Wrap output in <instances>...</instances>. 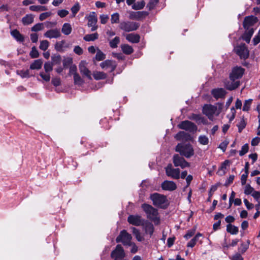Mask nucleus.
I'll use <instances>...</instances> for the list:
<instances>
[{
  "label": "nucleus",
  "instance_id": "1",
  "mask_svg": "<svg viewBox=\"0 0 260 260\" xmlns=\"http://www.w3.org/2000/svg\"><path fill=\"white\" fill-rule=\"evenodd\" d=\"M142 208L146 214L148 219L153 222L155 225L159 224L160 218L156 209L147 204H143L142 205Z\"/></svg>",
  "mask_w": 260,
  "mask_h": 260
},
{
  "label": "nucleus",
  "instance_id": "2",
  "mask_svg": "<svg viewBox=\"0 0 260 260\" xmlns=\"http://www.w3.org/2000/svg\"><path fill=\"white\" fill-rule=\"evenodd\" d=\"M175 151L187 158L191 157L194 154L192 146L188 143H179L176 146Z\"/></svg>",
  "mask_w": 260,
  "mask_h": 260
},
{
  "label": "nucleus",
  "instance_id": "3",
  "mask_svg": "<svg viewBox=\"0 0 260 260\" xmlns=\"http://www.w3.org/2000/svg\"><path fill=\"white\" fill-rule=\"evenodd\" d=\"M150 198L153 202V205L155 206L165 209L169 205V202L166 196L163 194L154 193L151 194Z\"/></svg>",
  "mask_w": 260,
  "mask_h": 260
},
{
  "label": "nucleus",
  "instance_id": "4",
  "mask_svg": "<svg viewBox=\"0 0 260 260\" xmlns=\"http://www.w3.org/2000/svg\"><path fill=\"white\" fill-rule=\"evenodd\" d=\"M203 112L210 120H213L214 116L218 115L220 111L217 109L216 106L211 105H206L203 108Z\"/></svg>",
  "mask_w": 260,
  "mask_h": 260
},
{
  "label": "nucleus",
  "instance_id": "5",
  "mask_svg": "<svg viewBox=\"0 0 260 260\" xmlns=\"http://www.w3.org/2000/svg\"><path fill=\"white\" fill-rule=\"evenodd\" d=\"M132 237L125 230L120 232L119 236L116 238V242H121L124 245L130 246L132 244Z\"/></svg>",
  "mask_w": 260,
  "mask_h": 260
},
{
  "label": "nucleus",
  "instance_id": "6",
  "mask_svg": "<svg viewBox=\"0 0 260 260\" xmlns=\"http://www.w3.org/2000/svg\"><path fill=\"white\" fill-rule=\"evenodd\" d=\"M139 25L138 23L131 21H123L119 24V28L125 31H131L137 30Z\"/></svg>",
  "mask_w": 260,
  "mask_h": 260
},
{
  "label": "nucleus",
  "instance_id": "7",
  "mask_svg": "<svg viewBox=\"0 0 260 260\" xmlns=\"http://www.w3.org/2000/svg\"><path fill=\"white\" fill-rule=\"evenodd\" d=\"M173 162L175 167H180L182 169L190 167V164L178 154H175L173 156Z\"/></svg>",
  "mask_w": 260,
  "mask_h": 260
},
{
  "label": "nucleus",
  "instance_id": "8",
  "mask_svg": "<svg viewBox=\"0 0 260 260\" xmlns=\"http://www.w3.org/2000/svg\"><path fill=\"white\" fill-rule=\"evenodd\" d=\"M166 175L175 179L180 178V171L178 168H174L171 164H169L165 168Z\"/></svg>",
  "mask_w": 260,
  "mask_h": 260
},
{
  "label": "nucleus",
  "instance_id": "9",
  "mask_svg": "<svg viewBox=\"0 0 260 260\" xmlns=\"http://www.w3.org/2000/svg\"><path fill=\"white\" fill-rule=\"evenodd\" d=\"M235 50L241 58L246 59L249 56V51L244 44L237 46Z\"/></svg>",
  "mask_w": 260,
  "mask_h": 260
},
{
  "label": "nucleus",
  "instance_id": "10",
  "mask_svg": "<svg viewBox=\"0 0 260 260\" xmlns=\"http://www.w3.org/2000/svg\"><path fill=\"white\" fill-rule=\"evenodd\" d=\"M178 127L189 132H194L197 131V126L192 122L188 120L182 121L178 125Z\"/></svg>",
  "mask_w": 260,
  "mask_h": 260
},
{
  "label": "nucleus",
  "instance_id": "11",
  "mask_svg": "<svg viewBox=\"0 0 260 260\" xmlns=\"http://www.w3.org/2000/svg\"><path fill=\"white\" fill-rule=\"evenodd\" d=\"M125 256V253L123 248L120 245H117L116 248L111 253V257L114 260L118 258H123Z\"/></svg>",
  "mask_w": 260,
  "mask_h": 260
},
{
  "label": "nucleus",
  "instance_id": "12",
  "mask_svg": "<svg viewBox=\"0 0 260 260\" xmlns=\"http://www.w3.org/2000/svg\"><path fill=\"white\" fill-rule=\"evenodd\" d=\"M224 85L227 89L232 90L237 88L239 86L240 82L235 79H231L230 77L229 79L225 80L224 81Z\"/></svg>",
  "mask_w": 260,
  "mask_h": 260
},
{
  "label": "nucleus",
  "instance_id": "13",
  "mask_svg": "<svg viewBox=\"0 0 260 260\" xmlns=\"http://www.w3.org/2000/svg\"><path fill=\"white\" fill-rule=\"evenodd\" d=\"M244 72V69L240 67H235L232 71L230 76L231 79H235L236 80L241 78Z\"/></svg>",
  "mask_w": 260,
  "mask_h": 260
},
{
  "label": "nucleus",
  "instance_id": "14",
  "mask_svg": "<svg viewBox=\"0 0 260 260\" xmlns=\"http://www.w3.org/2000/svg\"><path fill=\"white\" fill-rule=\"evenodd\" d=\"M128 222L134 225L140 226L143 224L144 220L141 216L138 215H131L127 218Z\"/></svg>",
  "mask_w": 260,
  "mask_h": 260
},
{
  "label": "nucleus",
  "instance_id": "15",
  "mask_svg": "<svg viewBox=\"0 0 260 260\" xmlns=\"http://www.w3.org/2000/svg\"><path fill=\"white\" fill-rule=\"evenodd\" d=\"M101 67L104 70H108L110 72L115 70L117 64L115 61L111 60H106L100 63Z\"/></svg>",
  "mask_w": 260,
  "mask_h": 260
},
{
  "label": "nucleus",
  "instance_id": "16",
  "mask_svg": "<svg viewBox=\"0 0 260 260\" xmlns=\"http://www.w3.org/2000/svg\"><path fill=\"white\" fill-rule=\"evenodd\" d=\"M86 66V62L85 61H82L79 65V70L83 75L86 77L88 79L91 80L92 79L91 73V72L87 68Z\"/></svg>",
  "mask_w": 260,
  "mask_h": 260
},
{
  "label": "nucleus",
  "instance_id": "17",
  "mask_svg": "<svg viewBox=\"0 0 260 260\" xmlns=\"http://www.w3.org/2000/svg\"><path fill=\"white\" fill-rule=\"evenodd\" d=\"M257 22V18L253 16L246 17L243 22V27L245 29L252 28V26Z\"/></svg>",
  "mask_w": 260,
  "mask_h": 260
},
{
  "label": "nucleus",
  "instance_id": "18",
  "mask_svg": "<svg viewBox=\"0 0 260 260\" xmlns=\"http://www.w3.org/2000/svg\"><path fill=\"white\" fill-rule=\"evenodd\" d=\"M161 186L163 190L171 191L177 188L176 183L172 181L166 180L161 183Z\"/></svg>",
  "mask_w": 260,
  "mask_h": 260
},
{
  "label": "nucleus",
  "instance_id": "19",
  "mask_svg": "<svg viewBox=\"0 0 260 260\" xmlns=\"http://www.w3.org/2000/svg\"><path fill=\"white\" fill-rule=\"evenodd\" d=\"M211 93L216 99L223 98L226 93V91L222 88H217L212 90Z\"/></svg>",
  "mask_w": 260,
  "mask_h": 260
},
{
  "label": "nucleus",
  "instance_id": "20",
  "mask_svg": "<svg viewBox=\"0 0 260 260\" xmlns=\"http://www.w3.org/2000/svg\"><path fill=\"white\" fill-rule=\"evenodd\" d=\"M44 36L49 39L58 38L61 36V33L58 29H52L47 31Z\"/></svg>",
  "mask_w": 260,
  "mask_h": 260
},
{
  "label": "nucleus",
  "instance_id": "21",
  "mask_svg": "<svg viewBox=\"0 0 260 260\" xmlns=\"http://www.w3.org/2000/svg\"><path fill=\"white\" fill-rule=\"evenodd\" d=\"M175 138L178 141H187L190 140V136L184 131H180L175 135Z\"/></svg>",
  "mask_w": 260,
  "mask_h": 260
},
{
  "label": "nucleus",
  "instance_id": "22",
  "mask_svg": "<svg viewBox=\"0 0 260 260\" xmlns=\"http://www.w3.org/2000/svg\"><path fill=\"white\" fill-rule=\"evenodd\" d=\"M126 39L132 43H138L140 41V37L139 35L132 33L126 35Z\"/></svg>",
  "mask_w": 260,
  "mask_h": 260
},
{
  "label": "nucleus",
  "instance_id": "23",
  "mask_svg": "<svg viewBox=\"0 0 260 260\" xmlns=\"http://www.w3.org/2000/svg\"><path fill=\"white\" fill-rule=\"evenodd\" d=\"M253 28H250V29H246L245 32L242 36V39L245 41L246 43H249L250 41L251 38L253 35Z\"/></svg>",
  "mask_w": 260,
  "mask_h": 260
},
{
  "label": "nucleus",
  "instance_id": "24",
  "mask_svg": "<svg viewBox=\"0 0 260 260\" xmlns=\"http://www.w3.org/2000/svg\"><path fill=\"white\" fill-rule=\"evenodd\" d=\"M144 230L146 234H149L150 236H151L153 234L154 228L152 223L148 222L145 224Z\"/></svg>",
  "mask_w": 260,
  "mask_h": 260
},
{
  "label": "nucleus",
  "instance_id": "25",
  "mask_svg": "<svg viewBox=\"0 0 260 260\" xmlns=\"http://www.w3.org/2000/svg\"><path fill=\"white\" fill-rule=\"evenodd\" d=\"M72 31L71 25L69 23H65L63 24L61 28V32L64 35H69Z\"/></svg>",
  "mask_w": 260,
  "mask_h": 260
},
{
  "label": "nucleus",
  "instance_id": "26",
  "mask_svg": "<svg viewBox=\"0 0 260 260\" xmlns=\"http://www.w3.org/2000/svg\"><path fill=\"white\" fill-rule=\"evenodd\" d=\"M147 13L145 12H133L130 14V18L132 19H139L145 15Z\"/></svg>",
  "mask_w": 260,
  "mask_h": 260
},
{
  "label": "nucleus",
  "instance_id": "27",
  "mask_svg": "<svg viewBox=\"0 0 260 260\" xmlns=\"http://www.w3.org/2000/svg\"><path fill=\"white\" fill-rule=\"evenodd\" d=\"M97 23V18L95 13L93 12L90 13L88 17V26H92L95 25Z\"/></svg>",
  "mask_w": 260,
  "mask_h": 260
},
{
  "label": "nucleus",
  "instance_id": "28",
  "mask_svg": "<svg viewBox=\"0 0 260 260\" xmlns=\"http://www.w3.org/2000/svg\"><path fill=\"white\" fill-rule=\"evenodd\" d=\"M34 16L32 14H27L22 18V22L25 25H29L34 21Z\"/></svg>",
  "mask_w": 260,
  "mask_h": 260
},
{
  "label": "nucleus",
  "instance_id": "29",
  "mask_svg": "<svg viewBox=\"0 0 260 260\" xmlns=\"http://www.w3.org/2000/svg\"><path fill=\"white\" fill-rule=\"evenodd\" d=\"M11 34L17 41L23 42L24 40L23 36L17 29L12 30Z\"/></svg>",
  "mask_w": 260,
  "mask_h": 260
},
{
  "label": "nucleus",
  "instance_id": "30",
  "mask_svg": "<svg viewBox=\"0 0 260 260\" xmlns=\"http://www.w3.org/2000/svg\"><path fill=\"white\" fill-rule=\"evenodd\" d=\"M43 61L41 59L35 60L30 66L31 70H39L42 67Z\"/></svg>",
  "mask_w": 260,
  "mask_h": 260
},
{
  "label": "nucleus",
  "instance_id": "31",
  "mask_svg": "<svg viewBox=\"0 0 260 260\" xmlns=\"http://www.w3.org/2000/svg\"><path fill=\"white\" fill-rule=\"evenodd\" d=\"M226 231L232 235H236L239 232V229L238 227L231 224H229L226 226Z\"/></svg>",
  "mask_w": 260,
  "mask_h": 260
},
{
  "label": "nucleus",
  "instance_id": "32",
  "mask_svg": "<svg viewBox=\"0 0 260 260\" xmlns=\"http://www.w3.org/2000/svg\"><path fill=\"white\" fill-rule=\"evenodd\" d=\"M202 234L198 233L187 244L188 247H193L194 246L199 239L202 236Z\"/></svg>",
  "mask_w": 260,
  "mask_h": 260
},
{
  "label": "nucleus",
  "instance_id": "33",
  "mask_svg": "<svg viewBox=\"0 0 260 260\" xmlns=\"http://www.w3.org/2000/svg\"><path fill=\"white\" fill-rule=\"evenodd\" d=\"M132 230L133 234L138 241L141 242L144 240L143 236L141 235L140 231L137 229L132 227Z\"/></svg>",
  "mask_w": 260,
  "mask_h": 260
},
{
  "label": "nucleus",
  "instance_id": "34",
  "mask_svg": "<svg viewBox=\"0 0 260 260\" xmlns=\"http://www.w3.org/2000/svg\"><path fill=\"white\" fill-rule=\"evenodd\" d=\"M98 37H99V35L98 34V33L95 32L94 34H88V35H85L83 39L85 41H87V42L93 41L96 40L98 38Z\"/></svg>",
  "mask_w": 260,
  "mask_h": 260
},
{
  "label": "nucleus",
  "instance_id": "35",
  "mask_svg": "<svg viewBox=\"0 0 260 260\" xmlns=\"http://www.w3.org/2000/svg\"><path fill=\"white\" fill-rule=\"evenodd\" d=\"M30 10L32 11H36V12H41V11H44L47 10V8L45 6H36L33 5L29 7Z\"/></svg>",
  "mask_w": 260,
  "mask_h": 260
},
{
  "label": "nucleus",
  "instance_id": "36",
  "mask_svg": "<svg viewBox=\"0 0 260 260\" xmlns=\"http://www.w3.org/2000/svg\"><path fill=\"white\" fill-rule=\"evenodd\" d=\"M93 76L95 80L104 79L106 78L107 75L105 73L102 72H94Z\"/></svg>",
  "mask_w": 260,
  "mask_h": 260
},
{
  "label": "nucleus",
  "instance_id": "37",
  "mask_svg": "<svg viewBox=\"0 0 260 260\" xmlns=\"http://www.w3.org/2000/svg\"><path fill=\"white\" fill-rule=\"evenodd\" d=\"M121 49L122 51L126 54H131L134 51V49L132 47L127 44L122 45Z\"/></svg>",
  "mask_w": 260,
  "mask_h": 260
},
{
  "label": "nucleus",
  "instance_id": "38",
  "mask_svg": "<svg viewBox=\"0 0 260 260\" xmlns=\"http://www.w3.org/2000/svg\"><path fill=\"white\" fill-rule=\"evenodd\" d=\"M74 77V82L75 84L81 85L84 83V80L81 78L77 73H75Z\"/></svg>",
  "mask_w": 260,
  "mask_h": 260
},
{
  "label": "nucleus",
  "instance_id": "39",
  "mask_svg": "<svg viewBox=\"0 0 260 260\" xmlns=\"http://www.w3.org/2000/svg\"><path fill=\"white\" fill-rule=\"evenodd\" d=\"M145 5V3L144 1L138 2L132 5V9L134 10H138L142 9Z\"/></svg>",
  "mask_w": 260,
  "mask_h": 260
},
{
  "label": "nucleus",
  "instance_id": "40",
  "mask_svg": "<svg viewBox=\"0 0 260 260\" xmlns=\"http://www.w3.org/2000/svg\"><path fill=\"white\" fill-rule=\"evenodd\" d=\"M105 58L106 55L100 49H98L95 55L96 60L98 61H101L104 60Z\"/></svg>",
  "mask_w": 260,
  "mask_h": 260
},
{
  "label": "nucleus",
  "instance_id": "41",
  "mask_svg": "<svg viewBox=\"0 0 260 260\" xmlns=\"http://www.w3.org/2000/svg\"><path fill=\"white\" fill-rule=\"evenodd\" d=\"M198 141L201 144L204 145H207L209 143V139L208 137L205 135H201L199 136Z\"/></svg>",
  "mask_w": 260,
  "mask_h": 260
},
{
  "label": "nucleus",
  "instance_id": "42",
  "mask_svg": "<svg viewBox=\"0 0 260 260\" xmlns=\"http://www.w3.org/2000/svg\"><path fill=\"white\" fill-rule=\"evenodd\" d=\"M80 5L78 3L75 4L71 8L72 17H74L80 10Z\"/></svg>",
  "mask_w": 260,
  "mask_h": 260
},
{
  "label": "nucleus",
  "instance_id": "43",
  "mask_svg": "<svg viewBox=\"0 0 260 260\" xmlns=\"http://www.w3.org/2000/svg\"><path fill=\"white\" fill-rule=\"evenodd\" d=\"M111 23H117L119 22V14L118 13H115L112 14L111 18Z\"/></svg>",
  "mask_w": 260,
  "mask_h": 260
},
{
  "label": "nucleus",
  "instance_id": "44",
  "mask_svg": "<svg viewBox=\"0 0 260 260\" xmlns=\"http://www.w3.org/2000/svg\"><path fill=\"white\" fill-rule=\"evenodd\" d=\"M49 45V43L47 40H43L40 42V45L39 47L40 49L43 51H45L48 49Z\"/></svg>",
  "mask_w": 260,
  "mask_h": 260
},
{
  "label": "nucleus",
  "instance_id": "45",
  "mask_svg": "<svg viewBox=\"0 0 260 260\" xmlns=\"http://www.w3.org/2000/svg\"><path fill=\"white\" fill-rule=\"evenodd\" d=\"M119 38L118 37H116L110 42V46L112 48H116L117 46V44H119Z\"/></svg>",
  "mask_w": 260,
  "mask_h": 260
},
{
  "label": "nucleus",
  "instance_id": "46",
  "mask_svg": "<svg viewBox=\"0 0 260 260\" xmlns=\"http://www.w3.org/2000/svg\"><path fill=\"white\" fill-rule=\"evenodd\" d=\"M254 190V188L249 184H247L244 188V192L245 194H251Z\"/></svg>",
  "mask_w": 260,
  "mask_h": 260
},
{
  "label": "nucleus",
  "instance_id": "47",
  "mask_svg": "<svg viewBox=\"0 0 260 260\" xmlns=\"http://www.w3.org/2000/svg\"><path fill=\"white\" fill-rule=\"evenodd\" d=\"M252 103V100L249 99L246 100L244 102L243 107V111H248L250 107V105Z\"/></svg>",
  "mask_w": 260,
  "mask_h": 260
},
{
  "label": "nucleus",
  "instance_id": "48",
  "mask_svg": "<svg viewBox=\"0 0 260 260\" xmlns=\"http://www.w3.org/2000/svg\"><path fill=\"white\" fill-rule=\"evenodd\" d=\"M29 55L32 58H35L39 57V53L38 51L37 50L36 47L34 46L31 48V51H30Z\"/></svg>",
  "mask_w": 260,
  "mask_h": 260
},
{
  "label": "nucleus",
  "instance_id": "49",
  "mask_svg": "<svg viewBox=\"0 0 260 260\" xmlns=\"http://www.w3.org/2000/svg\"><path fill=\"white\" fill-rule=\"evenodd\" d=\"M44 70L46 73H49L53 70V63L47 62L44 64Z\"/></svg>",
  "mask_w": 260,
  "mask_h": 260
},
{
  "label": "nucleus",
  "instance_id": "50",
  "mask_svg": "<svg viewBox=\"0 0 260 260\" xmlns=\"http://www.w3.org/2000/svg\"><path fill=\"white\" fill-rule=\"evenodd\" d=\"M44 26L43 23H37L31 27V31H38L43 29Z\"/></svg>",
  "mask_w": 260,
  "mask_h": 260
},
{
  "label": "nucleus",
  "instance_id": "51",
  "mask_svg": "<svg viewBox=\"0 0 260 260\" xmlns=\"http://www.w3.org/2000/svg\"><path fill=\"white\" fill-rule=\"evenodd\" d=\"M40 76L45 81L48 82L50 80V75L48 73L41 72Z\"/></svg>",
  "mask_w": 260,
  "mask_h": 260
},
{
  "label": "nucleus",
  "instance_id": "52",
  "mask_svg": "<svg viewBox=\"0 0 260 260\" xmlns=\"http://www.w3.org/2000/svg\"><path fill=\"white\" fill-rule=\"evenodd\" d=\"M66 41L64 40H62L60 42H57L55 44L56 49L58 51L61 50L63 48V47H64Z\"/></svg>",
  "mask_w": 260,
  "mask_h": 260
},
{
  "label": "nucleus",
  "instance_id": "53",
  "mask_svg": "<svg viewBox=\"0 0 260 260\" xmlns=\"http://www.w3.org/2000/svg\"><path fill=\"white\" fill-rule=\"evenodd\" d=\"M248 148H249L248 145L247 144H244L242 147L241 150L239 151V155L240 156L244 155L245 154H246L248 152Z\"/></svg>",
  "mask_w": 260,
  "mask_h": 260
},
{
  "label": "nucleus",
  "instance_id": "54",
  "mask_svg": "<svg viewBox=\"0 0 260 260\" xmlns=\"http://www.w3.org/2000/svg\"><path fill=\"white\" fill-rule=\"evenodd\" d=\"M52 13L50 12H44L43 13H41L40 15L39 19L41 21H43L46 19L47 18L49 17L50 16H51Z\"/></svg>",
  "mask_w": 260,
  "mask_h": 260
},
{
  "label": "nucleus",
  "instance_id": "55",
  "mask_svg": "<svg viewBox=\"0 0 260 260\" xmlns=\"http://www.w3.org/2000/svg\"><path fill=\"white\" fill-rule=\"evenodd\" d=\"M246 126V122L245 120L243 119H242L239 123L237 125V126L238 127V131L239 132H241V131L245 128Z\"/></svg>",
  "mask_w": 260,
  "mask_h": 260
},
{
  "label": "nucleus",
  "instance_id": "56",
  "mask_svg": "<svg viewBox=\"0 0 260 260\" xmlns=\"http://www.w3.org/2000/svg\"><path fill=\"white\" fill-rule=\"evenodd\" d=\"M69 14V11L66 10H61L57 12V14L61 17L63 18Z\"/></svg>",
  "mask_w": 260,
  "mask_h": 260
},
{
  "label": "nucleus",
  "instance_id": "57",
  "mask_svg": "<svg viewBox=\"0 0 260 260\" xmlns=\"http://www.w3.org/2000/svg\"><path fill=\"white\" fill-rule=\"evenodd\" d=\"M101 22L102 24H105L109 19V16L107 15L102 14L100 17Z\"/></svg>",
  "mask_w": 260,
  "mask_h": 260
},
{
  "label": "nucleus",
  "instance_id": "58",
  "mask_svg": "<svg viewBox=\"0 0 260 260\" xmlns=\"http://www.w3.org/2000/svg\"><path fill=\"white\" fill-rule=\"evenodd\" d=\"M194 233H195L194 230L188 231L187 232V233L184 235V238H185L187 240V239H189L190 238H191L194 234Z\"/></svg>",
  "mask_w": 260,
  "mask_h": 260
},
{
  "label": "nucleus",
  "instance_id": "59",
  "mask_svg": "<svg viewBox=\"0 0 260 260\" xmlns=\"http://www.w3.org/2000/svg\"><path fill=\"white\" fill-rule=\"evenodd\" d=\"M253 42L254 45H257L258 43L260 42V30H259V32L256 36L253 38Z\"/></svg>",
  "mask_w": 260,
  "mask_h": 260
},
{
  "label": "nucleus",
  "instance_id": "60",
  "mask_svg": "<svg viewBox=\"0 0 260 260\" xmlns=\"http://www.w3.org/2000/svg\"><path fill=\"white\" fill-rule=\"evenodd\" d=\"M52 83L55 86H58L60 84V80L59 78H54L52 79Z\"/></svg>",
  "mask_w": 260,
  "mask_h": 260
},
{
  "label": "nucleus",
  "instance_id": "61",
  "mask_svg": "<svg viewBox=\"0 0 260 260\" xmlns=\"http://www.w3.org/2000/svg\"><path fill=\"white\" fill-rule=\"evenodd\" d=\"M192 179H193V177L191 175H188L186 177L185 180H186V187H188L190 185V183H191V181L192 180Z\"/></svg>",
  "mask_w": 260,
  "mask_h": 260
},
{
  "label": "nucleus",
  "instance_id": "62",
  "mask_svg": "<svg viewBox=\"0 0 260 260\" xmlns=\"http://www.w3.org/2000/svg\"><path fill=\"white\" fill-rule=\"evenodd\" d=\"M251 196L256 200L258 201L260 199V192L254 190L252 193Z\"/></svg>",
  "mask_w": 260,
  "mask_h": 260
},
{
  "label": "nucleus",
  "instance_id": "63",
  "mask_svg": "<svg viewBox=\"0 0 260 260\" xmlns=\"http://www.w3.org/2000/svg\"><path fill=\"white\" fill-rule=\"evenodd\" d=\"M74 51L78 55H81L83 53L82 49L79 46H75Z\"/></svg>",
  "mask_w": 260,
  "mask_h": 260
},
{
  "label": "nucleus",
  "instance_id": "64",
  "mask_svg": "<svg viewBox=\"0 0 260 260\" xmlns=\"http://www.w3.org/2000/svg\"><path fill=\"white\" fill-rule=\"evenodd\" d=\"M232 260H243V258L241 255V254L239 253H236L234 255L232 256L231 258Z\"/></svg>",
  "mask_w": 260,
  "mask_h": 260
}]
</instances>
